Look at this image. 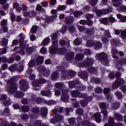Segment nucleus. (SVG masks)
<instances>
[{
  "mask_svg": "<svg viewBox=\"0 0 126 126\" xmlns=\"http://www.w3.org/2000/svg\"><path fill=\"white\" fill-rule=\"evenodd\" d=\"M66 50L65 49L62 48L58 50V54H60V55H63V53H65Z\"/></svg>",
  "mask_w": 126,
  "mask_h": 126,
  "instance_id": "47",
  "label": "nucleus"
},
{
  "mask_svg": "<svg viewBox=\"0 0 126 126\" xmlns=\"http://www.w3.org/2000/svg\"><path fill=\"white\" fill-rule=\"evenodd\" d=\"M99 21L101 23H103V24H107L108 23V18H104L102 19L101 20H99Z\"/></svg>",
  "mask_w": 126,
  "mask_h": 126,
  "instance_id": "38",
  "label": "nucleus"
},
{
  "mask_svg": "<svg viewBox=\"0 0 126 126\" xmlns=\"http://www.w3.org/2000/svg\"><path fill=\"white\" fill-rule=\"evenodd\" d=\"M78 29L80 32H83L84 30H85V28L84 27H82L81 26H78Z\"/></svg>",
  "mask_w": 126,
  "mask_h": 126,
  "instance_id": "46",
  "label": "nucleus"
},
{
  "mask_svg": "<svg viewBox=\"0 0 126 126\" xmlns=\"http://www.w3.org/2000/svg\"><path fill=\"white\" fill-rule=\"evenodd\" d=\"M101 113L103 115V118L107 119L108 118V111L104 109L101 111Z\"/></svg>",
  "mask_w": 126,
  "mask_h": 126,
  "instance_id": "30",
  "label": "nucleus"
},
{
  "mask_svg": "<svg viewBox=\"0 0 126 126\" xmlns=\"http://www.w3.org/2000/svg\"><path fill=\"white\" fill-rule=\"evenodd\" d=\"M112 54L113 55L114 58L115 59H118V57L116 56L115 55H117L118 54V51H117V49L114 48L112 50Z\"/></svg>",
  "mask_w": 126,
  "mask_h": 126,
  "instance_id": "39",
  "label": "nucleus"
},
{
  "mask_svg": "<svg viewBox=\"0 0 126 126\" xmlns=\"http://www.w3.org/2000/svg\"><path fill=\"white\" fill-rule=\"evenodd\" d=\"M20 89L22 91H26L29 88L28 86V83L25 80H22L20 81Z\"/></svg>",
  "mask_w": 126,
  "mask_h": 126,
  "instance_id": "7",
  "label": "nucleus"
},
{
  "mask_svg": "<svg viewBox=\"0 0 126 126\" xmlns=\"http://www.w3.org/2000/svg\"><path fill=\"white\" fill-rule=\"evenodd\" d=\"M44 63V57L38 56L36 59V63L37 64H41V63Z\"/></svg>",
  "mask_w": 126,
  "mask_h": 126,
  "instance_id": "20",
  "label": "nucleus"
},
{
  "mask_svg": "<svg viewBox=\"0 0 126 126\" xmlns=\"http://www.w3.org/2000/svg\"><path fill=\"white\" fill-rule=\"evenodd\" d=\"M7 39L6 38H3L2 41V43L3 44V45H7Z\"/></svg>",
  "mask_w": 126,
  "mask_h": 126,
  "instance_id": "62",
  "label": "nucleus"
},
{
  "mask_svg": "<svg viewBox=\"0 0 126 126\" xmlns=\"http://www.w3.org/2000/svg\"><path fill=\"white\" fill-rule=\"evenodd\" d=\"M58 76H59V74H58V73L53 72L51 75V78L52 79H53V80L57 79Z\"/></svg>",
  "mask_w": 126,
  "mask_h": 126,
  "instance_id": "37",
  "label": "nucleus"
},
{
  "mask_svg": "<svg viewBox=\"0 0 126 126\" xmlns=\"http://www.w3.org/2000/svg\"><path fill=\"white\" fill-rule=\"evenodd\" d=\"M17 65H12L9 67V70L10 71H15V70H17V71L20 72L23 70V65H21L19 67V68H16Z\"/></svg>",
  "mask_w": 126,
  "mask_h": 126,
  "instance_id": "13",
  "label": "nucleus"
},
{
  "mask_svg": "<svg viewBox=\"0 0 126 126\" xmlns=\"http://www.w3.org/2000/svg\"><path fill=\"white\" fill-rule=\"evenodd\" d=\"M97 57L98 60H102V63L105 64V65H107V64L109 63V61H108V59H107V54L104 53H101L100 54H97Z\"/></svg>",
  "mask_w": 126,
  "mask_h": 126,
  "instance_id": "5",
  "label": "nucleus"
},
{
  "mask_svg": "<svg viewBox=\"0 0 126 126\" xmlns=\"http://www.w3.org/2000/svg\"><path fill=\"white\" fill-rule=\"evenodd\" d=\"M95 47L96 49H100V48H101L102 47V44L99 42H96L95 43Z\"/></svg>",
  "mask_w": 126,
  "mask_h": 126,
  "instance_id": "51",
  "label": "nucleus"
},
{
  "mask_svg": "<svg viewBox=\"0 0 126 126\" xmlns=\"http://www.w3.org/2000/svg\"><path fill=\"white\" fill-rule=\"evenodd\" d=\"M26 52L27 53H28V54H31V53L33 52V48H32V47H28L26 49Z\"/></svg>",
  "mask_w": 126,
  "mask_h": 126,
  "instance_id": "49",
  "label": "nucleus"
},
{
  "mask_svg": "<svg viewBox=\"0 0 126 126\" xmlns=\"http://www.w3.org/2000/svg\"><path fill=\"white\" fill-rule=\"evenodd\" d=\"M20 38V54L22 56L24 55V49H25V44L22 43L23 42V40H24L25 36L23 35V33H21L19 35Z\"/></svg>",
  "mask_w": 126,
  "mask_h": 126,
  "instance_id": "4",
  "label": "nucleus"
},
{
  "mask_svg": "<svg viewBox=\"0 0 126 126\" xmlns=\"http://www.w3.org/2000/svg\"><path fill=\"white\" fill-rule=\"evenodd\" d=\"M94 118L95 119L96 123H100L101 122V114L99 113H96L94 115Z\"/></svg>",
  "mask_w": 126,
  "mask_h": 126,
  "instance_id": "15",
  "label": "nucleus"
},
{
  "mask_svg": "<svg viewBox=\"0 0 126 126\" xmlns=\"http://www.w3.org/2000/svg\"><path fill=\"white\" fill-rule=\"evenodd\" d=\"M116 76L117 80L113 84V89H117V88H118V87H119L121 84H124V83H125V81H124L123 79L120 78V76H121V74L120 73H117Z\"/></svg>",
  "mask_w": 126,
  "mask_h": 126,
  "instance_id": "3",
  "label": "nucleus"
},
{
  "mask_svg": "<svg viewBox=\"0 0 126 126\" xmlns=\"http://www.w3.org/2000/svg\"><path fill=\"white\" fill-rule=\"evenodd\" d=\"M56 120L58 121V122H61L62 120H63V117L61 115H56L55 117Z\"/></svg>",
  "mask_w": 126,
  "mask_h": 126,
  "instance_id": "34",
  "label": "nucleus"
},
{
  "mask_svg": "<svg viewBox=\"0 0 126 126\" xmlns=\"http://www.w3.org/2000/svg\"><path fill=\"white\" fill-rule=\"evenodd\" d=\"M50 43V39L49 37H46L43 40V42L41 43L42 46H47Z\"/></svg>",
  "mask_w": 126,
  "mask_h": 126,
  "instance_id": "26",
  "label": "nucleus"
},
{
  "mask_svg": "<svg viewBox=\"0 0 126 126\" xmlns=\"http://www.w3.org/2000/svg\"><path fill=\"white\" fill-rule=\"evenodd\" d=\"M67 93H68V90H63L62 91L63 96L62 100L63 102H65V103L68 102V95H67Z\"/></svg>",
  "mask_w": 126,
  "mask_h": 126,
  "instance_id": "10",
  "label": "nucleus"
},
{
  "mask_svg": "<svg viewBox=\"0 0 126 126\" xmlns=\"http://www.w3.org/2000/svg\"><path fill=\"white\" fill-rule=\"evenodd\" d=\"M74 58V54H73L72 53H70L68 54L66 56V59L67 61H70V60H72Z\"/></svg>",
  "mask_w": 126,
  "mask_h": 126,
  "instance_id": "27",
  "label": "nucleus"
},
{
  "mask_svg": "<svg viewBox=\"0 0 126 126\" xmlns=\"http://www.w3.org/2000/svg\"><path fill=\"white\" fill-rule=\"evenodd\" d=\"M47 81L45 80L44 78L40 79L39 81H35L32 83V86L33 87H39L40 86V83L41 84H44V83H46Z\"/></svg>",
  "mask_w": 126,
  "mask_h": 126,
  "instance_id": "11",
  "label": "nucleus"
},
{
  "mask_svg": "<svg viewBox=\"0 0 126 126\" xmlns=\"http://www.w3.org/2000/svg\"><path fill=\"white\" fill-rule=\"evenodd\" d=\"M60 70H62V76L64 78H65L67 75H70V76H73L75 75V72L73 71H69L67 72L63 69V67L62 66L59 67Z\"/></svg>",
  "mask_w": 126,
  "mask_h": 126,
  "instance_id": "6",
  "label": "nucleus"
},
{
  "mask_svg": "<svg viewBox=\"0 0 126 126\" xmlns=\"http://www.w3.org/2000/svg\"><path fill=\"white\" fill-rule=\"evenodd\" d=\"M41 95L42 96H46L47 97H51V92L50 91H48L46 92L45 91H42L41 92Z\"/></svg>",
  "mask_w": 126,
  "mask_h": 126,
  "instance_id": "22",
  "label": "nucleus"
},
{
  "mask_svg": "<svg viewBox=\"0 0 126 126\" xmlns=\"http://www.w3.org/2000/svg\"><path fill=\"white\" fill-rule=\"evenodd\" d=\"M112 109H118L120 107V103H113L111 105Z\"/></svg>",
  "mask_w": 126,
  "mask_h": 126,
  "instance_id": "36",
  "label": "nucleus"
},
{
  "mask_svg": "<svg viewBox=\"0 0 126 126\" xmlns=\"http://www.w3.org/2000/svg\"><path fill=\"white\" fill-rule=\"evenodd\" d=\"M1 62L2 63H5L7 62V59L5 57L0 58V62Z\"/></svg>",
  "mask_w": 126,
  "mask_h": 126,
  "instance_id": "56",
  "label": "nucleus"
},
{
  "mask_svg": "<svg viewBox=\"0 0 126 126\" xmlns=\"http://www.w3.org/2000/svg\"><path fill=\"white\" fill-rule=\"evenodd\" d=\"M112 1L114 6H116V7H118V6H121L120 10L122 11H125L126 12V7L121 5V3L119 0H112Z\"/></svg>",
  "mask_w": 126,
  "mask_h": 126,
  "instance_id": "9",
  "label": "nucleus"
},
{
  "mask_svg": "<svg viewBox=\"0 0 126 126\" xmlns=\"http://www.w3.org/2000/svg\"><path fill=\"white\" fill-rule=\"evenodd\" d=\"M74 44L76 46H77V45H80V44H81V41L80 40H79V39H76L74 41Z\"/></svg>",
  "mask_w": 126,
  "mask_h": 126,
  "instance_id": "45",
  "label": "nucleus"
},
{
  "mask_svg": "<svg viewBox=\"0 0 126 126\" xmlns=\"http://www.w3.org/2000/svg\"><path fill=\"white\" fill-rule=\"evenodd\" d=\"M81 105L82 107H85L87 106V102H86L85 100L81 101Z\"/></svg>",
  "mask_w": 126,
  "mask_h": 126,
  "instance_id": "57",
  "label": "nucleus"
},
{
  "mask_svg": "<svg viewBox=\"0 0 126 126\" xmlns=\"http://www.w3.org/2000/svg\"><path fill=\"white\" fill-rule=\"evenodd\" d=\"M71 95L72 96V97H77V96H79V98H84V97H85V94H79L77 91H71Z\"/></svg>",
  "mask_w": 126,
  "mask_h": 126,
  "instance_id": "12",
  "label": "nucleus"
},
{
  "mask_svg": "<svg viewBox=\"0 0 126 126\" xmlns=\"http://www.w3.org/2000/svg\"><path fill=\"white\" fill-rule=\"evenodd\" d=\"M121 35L123 38H126V31H123L121 33Z\"/></svg>",
  "mask_w": 126,
  "mask_h": 126,
  "instance_id": "64",
  "label": "nucleus"
},
{
  "mask_svg": "<svg viewBox=\"0 0 126 126\" xmlns=\"http://www.w3.org/2000/svg\"><path fill=\"white\" fill-rule=\"evenodd\" d=\"M102 89H101L100 88H97L96 89H95V92L96 93H98V94H100L101 93V92H102Z\"/></svg>",
  "mask_w": 126,
  "mask_h": 126,
  "instance_id": "59",
  "label": "nucleus"
},
{
  "mask_svg": "<svg viewBox=\"0 0 126 126\" xmlns=\"http://www.w3.org/2000/svg\"><path fill=\"white\" fill-rule=\"evenodd\" d=\"M0 126H8V122H1Z\"/></svg>",
  "mask_w": 126,
  "mask_h": 126,
  "instance_id": "63",
  "label": "nucleus"
},
{
  "mask_svg": "<svg viewBox=\"0 0 126 126\" xmlns=\"http://www.w3.org/2000/svg\"><path fill=\"white\" fill-rule=\"evenodd\" d=\"M68 30L69 32H70L71 33H73V32H74V31H75V28H74V26H72L69 27Z\"/></svg>",
  "mask_w": 126,
  "mask_h": 126,
  "instance_id": "52",
  "label": "nucleus"
},
{
  "mask_svg": "<svg viewBox=\"0 0 126 126\" xmlns=\"http://www.w3.org/2000/svg\"><path fill=\"white\" fill-rule=\"evenodd\" d=\"M76 113L78 114V115H82L83 113V110L81 109H78L76 110Z\"/></svg>",
  "mask_w": 126,
  "mask_h": 126,
  "instance_id": "58",
  "label": "nucleus"
},
{
  "mask_svg": "<svg viewBox=\"0 0 126 126\" xmlns=\"http://www.w3.org/2000/svg\"><path fill=\"white\" fill-rule=\"evenodd\" d=\"M73 21V19L71 17H66L65 19V23L67 24H69V23H71Z\"/></svg>",
  "mask_w": 126,
  "mask_h": 126,
  "instance_id": "32",
  "label": "nucleus"
},
{
  "mask_svg": "<svg viewBox=\"0 0 126 126\" xmlns=\"http://www.w3.org/2000/svg\"><path fill=\"white\" fill-rule=\"evenodd\" d=\"M109 22L114 23L115 21H116V19L113 17H110L108 18Z\"/></svg>",
  "mask_w": 126,
  "mask_h": 126,
  "instance_id": "54",
  "label": "nucleus"
},
{
  "mask_svg": "<svg viewBox=\"0 0 126 126\" xmlns=\"http://www.w3.org/2000/svg\"><path fill=\"white\" fill-rule=\"evenodd\" d=\"M33 126H45L44 123H42L41 121L37 120L34 122Z\"/></svg>",
  "mask_w": 126,
  "mask_h": 126,
  "instance_id": "21",
  "label": "nucleus"
},
{
  "mask_svg": "<svg viewBox=\"0 0 126 126\" xmlns=\"http://www.w3.org/2000/svg\"><path fill=\"white\" fill-rule=\"evenodd\" d=\"M83 126H95L93 124H90V122L88 121H85L83 123Z\"/></svg>",
  "mask_w": 126,
  "mask_h": 126,
  "instance_id": "35",
  "label": "nucleus"
},
{
  "mask_svg": "<svg viewBox=\"0 0 126 126\" xmlns=\"http://www.w3.org/2000/svg\"><path fill=\"white\" fill-rule=\"evenodd\" d=\"M92 11L93 12H96L97 15H102V14H108L110 13V11L108 9H102V10H98L95 8L93 9Z\"/></svg>",
  "mask_w": 126,
  "mask_h": 126,
  "instance_id": "8",
  "label": "nucleus"
},
{
  "mask_svg": "<svg viewBox=\"0 0 126 126\" xmlns=\"http://www.w3.org/2000/svg\"><path fill=\"white\" fill-rule=\"evenodd\" d=\"M35 64H36V63H35V61H34V60H31L29 63L28 65H29V67L28 68V69L27 70L28 73L30 74V73H32V72L33 70L30 67H33V66H34V65H35Z\"/></svg>",
  "mask_w": 126,
  "mask_h": 126,
  "instance_id": "14",
  "label": "nucleus"
},
{
  "mask_svg": "<svg viewBox=\"0 0 126 126\" xmlns=\"http://www.w3.org/2000/svg\"><path fill=\"white\" fill-rule=\"evenodd\" d=\"M75 84L74 82H70L69 83V87L70 88H72V87H74Z\"/></svg>",
  "mask_w": 126,
  "mask_h": 126,
  "instance_id": "61",
  "label": "nucleus"
},
{
  "mask_svg": "<svg viewBox=\"0 0 126 126\" xmlns=\"http://www.w3.org/2000/svg\"><path fill=\"white\" fill-rule=\"evenodd\" d=\"M63 85L62 83H57L55 84V87L57 88H61V87H63Z\"/></svg>",
  "mask_w": 126,
  "mask_h": 126,
  "instance_id": "50",
  "label": "nucleus"
},
{
  "mask_svg": "<svg viewBox=\"0 0 126 126\" xmlns=\"http://www.w3.org/2000/svg\"><path fill=\"white\" fill-rule=\"evenodd\" d=\"M36 97V96L35 95H32V101H36V102H38V103H41V102H42L43 101V99L41 98H38L37 99H36V98H35Z\"/></svg>",
  "mask_w": 126,
  "mask_h": 126,
  "instance_id": "25",
  "label": "nucleus"
},
{
  "mask_svg": "<svg viewBox=\"0 0 126 126\" xmlns=\"http://www.w3.org/2000/svg\"><path fill=\"white\" fill-rule=\"evenodd\" d=\"M57 34L54 33L52 37L53 41V44L51 47L49 48V53L51 54V55H54L56 54L57 52H58V40H56L57 39Z\"/></svg>",
  "mask_w": 126,
  "mask_h": 126,
  "instance_id": "2",
  "label": "nucleus"
},
{
  "mask_svg": "<svg viewBox=\"0 0 126 126\" xmlns=\"http://www.w3.org/2000/svg\"><path fill=\"white\" fill-rule=\"evenodd\" d=\"M56 18H57V15L48 17L46 19V22L47 23H51V22H53Z\"/></svg>",
  "mask_w": 126,
  "mask_h": 126,
  "instance_id": "16",
  "label": "nucleus"
},
{
  "mask_svg": "<svg viewBox=\"0 0 126 126\" xmlns=\"http://www.w3.org/2000/svg\"><path fill=\"white\" fill-rule=\"evenodd\" d=\"M10 14L11 15V19L12 21H15V16H14V15L13 14V13H12V12L10 13Z\"/></svg>",
  "mask_w": 126,
  "mask_h": 126,
  "instance_id": "60",
  "label": "nucleus"
},
{
  "mask_svg": "<svg viewBox=\"0 0 126 126\" xmlns=\"http://www.w3.org/2000/svg\"><path fill=\"white\" fill-rule=\"evenodd\" d=\"M63 110V107H58L57 108H55L53 109V112L54 114H56L58 111H59V113H62Z\"/></svg>",
  "mask_w": 126,
  "mask_h": 126,
  "instance_id": "29",
  "label": "nucleus"
},
{
  "mask_svg": "<svg viewBox=\"0 0 126 126\" xmlns=\"http://www.w3.org/2000/svg\"><path fill=\"white\" fill-rule=\"evenodd\" d=\"M13 7V8L16 9V11H17V12H20V11H21V8L19 6V4L16 2H14Z\"/></svg>",
  "mask_w": 126,
  "mask_h": 126,
  "instance_id": "18",
  "label": "nucleus"
},
{
  "mask_svg": "<svg viewBox=\"0 0 126 126\" xmlns=\"http://www.w3.org/2000/svg\"><path fill=\"white\" fill-rule=\"evenodd\" d=\"M67 29V27L66 26L63 27L61 30V32L62 33H65V31H66Z\"/></svg>",
  "mask_w": 126,
  "mask_h": 126,
  "instance_id": "55",
  "label": "nucleus"
},
{
  "mask_svg": "<svg viewBox=\"0 0 126 126\" xmlns=\"http://www.w3.org/2000/svg\"><path fill=\"white\" fill-rule=\"evenodd\" d=\"M75 59L77 61H80L83 59V55L82 54H78L76 56Z\"/></svg>",
  "mask_w": 126,
  "mask_h": 126,
  "instance_id": "40",
  "label": "nucleus"
},
{
  "mask_svg": "<svg viewBox=\"0 0 126 126\" xmlns=\"http://www.w3.org/2000/svg\"><path fill=\"white\" fill-rule=\"evenodd\" d=\"M114 117L118 122H121V121H123V116L119 113H114Z\"/></svg>",
  "mask_w": 126,
  "mask_h": 126,
  "instance_id": "17",
  "label": "nucleus"
},
{
  "mask_svg": "<svg viewBox=\"0 0 126 126\" xmlns=\"http://www.w3.org/2000/svg\"><path fill=\"white\" fill-rule=\"evenodd\" d=\"M66 6L65 5H60L58 7V10L61 11V10H64V9L66 8Z\"/></svg>",
  "mask_w": 126,
  "mask_h": 126,
  "instance_id": "48",
  "label": "nucleus"
},
{
  "mask_svg": "<svg viewBox=\"0 0 126 126\" xmlns=\"http://www.w3.org/2000/svg\"><path fill=\"white\" fill-rule=\"evenodd\" d=\"M17 79H18V76H15L12 77L10 80L8 81V83H10L11 85L7 89V91L11 94H13L15 97H16L17 98H22V97L24 96V94H23L21 92H16V89H17V88L18 87V85L16 83H13V82L16 81Z\"/></svg>",
  "mask_w": 126,
  "mask_h": 126,
  "instance_id": "1",
  "label": "nucleus"
},
{
  "mask_svg": "<svg viewBox=\"0 0 126 126\" xmlns=\"http://www.w3.org/2000/svg\"><path fill=\"white\" fill-rule=\"evenodd\" d=\"M94 44H95L94 41L92 40H89L87 42V46L89 47H93V46H94Z\"/></svg>",
  "mask_w": 126,
  "mask_h": 126,
  "instance_id": "31",
  "label": "nucleus"
},
{
  "mask_svg": "<svg viewBox=\"0 0 126 126\" xmlns=\"http://www.w3.org/2000/svg\"><path fill=\"white\" fill-rule=\"evenodd\" d=\"M40 53L41 54H46L47 53V49L45 47H42L40 50Z\"/></svg>",
  "mask_w": 126,
  "mask_h": 126,
  "instance_id": "53",
  "label": "nucleus"
},
{
  "mask_svg": "<svg viewBox=\"0 0 126 126\" xmlns=\"http://www.w3.org/2000/svg\"><path fill=\"white\" fill-rule=\"evenodd\" d=\"M32 114H31V117L32 118H33V116H34V115H36L37 113H39V109L38 108H33L32 110Z\"/></svg>",
  "mask_w": 126,
  "mask_h": 126,
  "instance_id": "33",
  "label": "nucleus"
},
{
  "mask_svg": "<svg viewBox=\"0 0 126 126\" xmlns=\"http://www.w3.org/2000/svg\"><path fill=\"white\" fill-rule=\"evenodd\" d=\"M115 95L119 99H122L123 95H122V93L120 92H117L115 93Z\"/></svg>",
  "mask_w": 126,
  "mask_h": 126,
  "instance_id": "42",
  "label": "nucleus"
},
{
  "mask_svg": "<svg viewBox=\"0 0 126 126\" xmlns=\"http://www.w3.org/2000/svg\"><path fill=\"white\" fill-rule=\"evenodd\" d=\"M83 14V13L82 12H78V11H75L74 13V15L75 16V17H78L80 16V15H82Z\"/></svg>",
  "mask_w": 126,
  "mask_h": 126,
  "instance_id": "41",
  "label": "nucleus"
},
{
  "mask_svg": "<svg viewBox=\"0 0 126 126\" xmlns=\"http://www.w3.org/2000/svg\"><path fill=\"white\" fill-rule=\"evenodd\" d=\"M38 30V26H33L32 27L31 30V32H30V36H31L32 34H35L36 33V31Z\"/></svg>",
  "mask_w": 126,
  "mask_h": 126,
  "instance_id": "19",
  "label": "nucleus"
},
{
  "mask_svg": "<svg viewBox=\"0 0 126 126\" xmlns=\"http://www.w3.org/2000/svg\"><path fill=\"white\" fill-rule=\"evenodd\" d=\"M34 15L35 14V12H32V13H31L29 11H25L23 13V15L25 17H28V16H30L31 15Z\"/></svg>",
  "mask_w": 126,
  "mask_h": 126,
  "instance_id": "28",
  "label": "nucleus"
},
{
  "mask_svg": "<svg viewBox=\"0 0 126 126\" xmlns=\"http://www.w3.org/2000/svg\"><path fill=\"white\" fill-rule=\"evenodd\" d=\"M88 0L90 1V3L91 5H95L98 1V0Z\"/></svg>",
  "mask_w": 126,
  "mask_h": 126,
  "instance_id": "43",
  "label": "nucleus"
},
{
  "mask_svg": "<svg viewBox=\"0 0 126 126\" xmlns=\"http://www.w3.org/2000/svg\"><path fill=\"white\" fill-rule=\"evenodd\" d=\"M48 112V109L46 107H43L41 108V116L42 117H46L47 116V113Z\"/></svg>",
  "mask_w": 126,
  "mask_h": 126,
  "instance_id": "24",
  "label": "nucleus"
},
{
  "mask_svg": "<svg viewBox=\"0 0 126 126\" xmlns=\"http://www.w3.org/2000/svg\"><path fill=\"white\" fill-rule=\"evenodd\" d=\"M21 110L23 112H28V111H29V107L28 106H24L21 107Z\"/></svg>",
  "mask_w": 126,
  "mask_h": 126,
  "instance_id": "44",
  "label": "nucleus"
},
{
  "mask_svg": "<svg viewBox=\"0 0 126 126\" xmlns=\"http://www.w3.org/2000/svg\"><path fill=\"white\" fill-rule=\"evenodd\" d=\"M114 118L113 117H109V124H105L104 126H114Z\"/></svg>",
  "mask_w": 126,
  "mask_h": 126,
  "instance_id": "23",
  "label": "nucleus"
}]
</instances>
